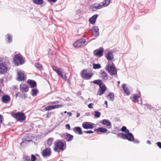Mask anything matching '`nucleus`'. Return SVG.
<instances>
[{"instance_id": "1", "label": "nucleus", "mask_w": 161, "mask_h": 161, "mask_svg": "<svg viewBox=\"0 0 161 161\" xmlns=\"http://www.w3.org/2000/svg\"><path fill=\"white\" fill-rule=\"evenodd\" d=\"M92 82L99 86V88L97 91V95L101 96L103 95L107 89L106 87L105 84L103 82L102 80L98 79L95 80Z\"/></svg>"}, {"instance_id": "2", "label": "nucleus", "mask_w": 161, "mask_h": 161, "mask_svg": "<svg viewBox=\"0 0 161 161\" xmlns=\"http://www.w3.org/2000/svg\"><path fill=\"white\" fill-rule=\"evenodd\" d=\"M10 64L9 59L5 58V59L3 61L0 58V75H3L6 73L8 69V66Z\"/></svg>"}, {"instance_id": "3", "label": "nucleus", "mask_w": 161, "mask_h": 161, "mask_svg": "<svg viewBox=\"0 0 161 161\" xmlns=\"http://www.w3.org/2000/svg\"><path fill=\"white\" fill-rule=\"evenodd\" d=\"M117 136L124 140H127L128 141H133L134 140V137L133 134L130 132L127 133H118Z\"/></svg>"}, {"instance_id": "4", "label": "nucleus", "mask_w": 161, "mask_h": 161, "mask_svg": "<svg viewBox=\"0 0 161 161\" xmlns=\"http://www.w3.org/2000/svg\"><path fill=\"white\" fill-rule=\"evenodd\" d=\"M106 70L111 75H114L115 77L118 76L117 70L114 64L113 63L112 65L110 64H108L106 66Z\"/></svg>"}, {"instance_id": "5", "label": "nucleus", "mask_w": 161, "mask_h": 161, "mask_svg": "<svg viewBox=\"0 0 161 161\" xmlns=\"http://www.w3.org/2000/svg\"><path fill=\"white\" fill-rule=\"evenodd\" d=\"M12 116L16 119L17 121L22 122L26 119L25 114L21 112L15 113L12 114Z\"/></svg>"}, {"instance_id": "6", "label": "nucleus", "mask_w": 161, "mask_h": 161, "mask_svg": "<svg viewBox=\"0 0 161 161\" xmlns=\"http://www.w3.org/2000/svg\"><path fill=\"white\" fill-rule=\"evenodd\" d=\"M13 61L15 65L16 66H18L19 64L22 65L25 62L24 60H23L22 56L21 55L19 56L17 54L14 55L13 58Z\"/></svg>"}, {"instance_id": "7", "label": "nucleus", "mask_w": 161, "mask_h": 161, "mask_svg": "<svg viewBox=\"0 0 161 161\" xmlns=\"http://www.w3.org/2000/svg\"><path fill=\"white\" fill-rule=\"evenodd\" d=\"M81 73V77L84 79L86 80L90 79L93 75V73L92 72L91 73H87V70H83Z\"/></svg>"}, {"instance_id": "8", "label": "nucleus", "mask_w": 161, "mask_h": 161, "mask_svg": "<svg viewBox=\"0 0 161 161\" xmlns=\"http://www.w3.org/2000/svg\"><path fill=\"white\" fill-rule=\"evenodd\" d=\"M86 42V39L81 38L76 41L73 44L74 47L76 48H80L84 45Z\"/></svg>"}, {"instance_id": "9", "label": "nucleus", "mask_w": 161, "mask_h": 161, "mask_svg": "<svg viewBox=\"0 0 161 161\" xmlns=\"http://www.w3.org/2000/svg\"><path fill=\"white\" fill-rule=\"evenodd\" d=\"M130 99L134 103H137L138 104H142V98L140 96H137L135 94L133 95V97L131 96Z\"/></svg>"}, {"instance_id": "10", "label": "nucleus", "mask_w": 161, "mask_h": 161, "mask_svg": "<svg viewBox=\"0 0 161 161\" xmlns=\"http://www.w3.org/2000/svg\"><path fill=\"white\" fill-rule=\"evenodd\" d=\"M53 69L58 74V75L61 77L64 80H65L66 79V76L65 74H64L60 70V69L56 67L55 66H52Z\"/></svg>"}, {"instance_id": "11", "label": "nucleus", "mask_w": 161, "mask_h": 161, "mask_svg": "<svg viewBox=\"0 0 161 161\" xmlns=\"http://www.w3.org/2000/svg\"><path fill=\"white\" fill-rule=\"evenodd\" d=\"M102 6L100 3L97 4V3H95L92 4L89 7V9L91 10L92 12L96 11L97 10L102 8Z\"/></svg>"}, {"instance_id": "12", "label": "nucleus", "mask_w": 161, "mask_h": 161, "mask_svg": "<svg viewBox=\"0 0 161 161\" xmlns=\"http://www.w3.org/2000/svg\"><path fill=\"white\" fill-rule=\"evenodd\" d=\"M95 124L92 123L85 122H83L82 124V127L85 129H92Z\"/></svg>"}, {"instance_id": "13", "label": "nucleus", "mask_w": 161, "mask_h": 161, "mask_svg": "<svg viewBox=\"0 0 161 161\" xmlns=\"http://www.w3.org/2000/svg\"><path fill=\"white\" fill-rule=\"evenodd\" d=\"M55 146L56 147H58L59 149L62 151L64 150L66 147V146H64V143L63 142L61 141L55 142Z\"/></svg>"}, {"instance_id": "14", "label": "nucleus", "mask_w": 161, "mask_h": 161, "mask_svg": "<svg viewBox=\"0 0 161 161\" xmlns=\"http://www.w3.org/2000/svg\"><path fill=\"white\" fill-rule=\"evenodd\" d=\"M103 48H99L96 49L93 51V53L95 55L100 57L103 56Z\"/></svg>"}, {"instance_id": "15", "label": "nucleus", "mask_w": 161, "mask_h": 161, "mask_svg": "<svg viewBox=\"0 0 161 161\" xmlns=\"http://www.w3.org/2000/svg\"><path fill=\"white\" fill-rule=\"evenodd\" d=\"M51 154V151L50 148H45L42 151V155L43 157L50 156Z\"/></svg>"}, {"instance_id": "16", "label": "nucleus", "mask_w": 161, "mask_h": 161, "mask_svg": "<svg viewBox=\"0 0 161 161\" xmlns=\"http://www.w3.org/2000/svg\"><path fill=\"white\" fill-rule=\"evenodd\" d=\"M92 35L95 37H97L99 35V29L97 26H93L91 29Z\"/></svg>"}, {"instance_id": "17", "label": "nucleus", "mask_w": 161, "mask_h": 161, "mask_svg": "<svg viewBox=\"0 0 161 161\" xmlns=\"http://www.w3.org/2000/svg\"><path fill=\"white\" fill-rule=\"evenodd\" d=\"M10 97L8 95H4L2 97V102L3 103H9L10 102Z\"/></svg>"}, {"instance_id": "18", "label": "nucleus", "mask_w": 161, "mask_h": 161, "mask_svg": "<svg viewBox=\"0 0 161 161\" xmlns=\"http://www.w3.org/2000/svg\"><path fill=\"white\" fill-rule=\"evenodd\" d=\"M18 77L17 80L19 81H24L25 80L24 73L20 71L17 72Z\"/></svg>"}, {"instance_id": "19", "label": "nucleus", "mask_w": 161, "mask_h": 161, "mask_svg": "<svg viewBox=\"0 0 161 161\" xmlns=\"http://www.w3.org/2000/svg\"><path fill=\"white\" fill-rule=\"evenodd\" d=\"M101 123L103 125H106L108 127V129L111 128V123L108 119H104L101 122Z\"/></svg>"}, {"instance_id": "20", "label": "nucleus", "mask_w": 161, "mask_h": 161, "mask_svg": "<svg viewBox=\"0 0 161 161\" xmlns=\"http://www.w3.org/2000/svg\"><path fill=\"white\" fill-rule=\"evenodd\" d=\"M98 15L96 14L93 15L89 20V22L92 25H94L95 23L96 19L98 17Z\"/></svg>"}, {"instance_id": "21", "label": "nucleus", "mask_w": 161, "mask_h": 161, "mask_svg": "<svg viewBox=\"0 0 161 161\" xmlns=\"http://www.w3.org/2000/svg\"><path fill=\"white\" fill-rule=\"evenodd\" d=\"M32 141V139L31 136H27L25 138L24 140H23L22 142L20 143L21 146H23V144L24 143L27 144V143L30 142Z\"/></svg>"}, {"instance_id": "22", "label": "nucleus", "mask_w": 161, "mask_h": 161, "mask_svg": "<svg viewBox=\"0 0 161 161\" xmlns=\"http://www.w3.org/2000/svg\"><path fill=\"white\" fill-rule=\"evenodd\" d=\"M27 82L31 88L36 87L37 86L36 82L34 80L29 79L27 80Z\"/></svg>"}, {"instance_id": "23", "label": "nucleus", "mask_w": 161, "mask_h": 161, "mask_svg": "<svg viewBox=\"0 0 161 161\" xmlns=\"http://www.w3.org/2000/svg\"><path fill=\"white\" fill-rule=\"evenodd\" d=\"M73 131L79 135H82L83 134V132L81 128L79 126H77L74 127L73 129Z\"/></svg>"}, {"instance_id": "24", "label": "nucleus", "mask_w": 161, "mask_h": 161, "mask_svg": "<svg viewBox=\"0 0 161 161\" xmlns=\"http://www.w3.org/2000/svg\"><path fill=\"white\" fill-rule=\"evenodd\" d=\"M94 131H96L97 132H100L103 133H104L108 131L107 133H108L110 132L109 131H108V130L105 128H103V127H99L97 129H94Z\"/></svg>"}, {"instance_id": "25", "label": "nucleus", "mask_w": 161, "mask_h": 161, "mask_svg": "<svg viewBox=\"0 0 161 161\" xmlns=\"http://www.w3.org/2000/svg\"><path fill=\"white\" fill-rule=\"evenodd\" d=\"M110 3V0H104L103 2L100 3L102 8L106 7L109 5Z\"/></svg>"}, {"instance_id": "26", "label": "nucleus", "mask_w": 161, "mask_h": 161, "mask_svg": "<svg viewBox=\"0 0 161 161\" xmlns=\"http://www.w3.org/2000/svg\"><path fill=\"white\" fill-rule=\"evenodd\" d=\"M20 90L22 89L24 92H27L28 91V87L25 84H21L20 86Z\"/></svg>"}, {"instance_id": "27", "label": "nucleus", "mask_w": 161, "mask_h": 161, "mask_svg": "<svg viewBox=\"0 0 161 161\" xmlns=\"http://www.w3.org/2000/svg\"><path fill=\"white\" fill-rule=\"evenodd\" d=\"M100 74L101 75L102 78L104 80H106L107 79V75L104 71L101 70Z\"/></svg>"}, {"instance_id": "28", "label": "nucleus", "mask_w": 161, "mask_h": 161, "mask_svg": "<svg viewBox=\"0 0 161 161\" xmlns=\"http://www.w3.org/2000/svg\"><path fill=\"white\" fill-rule=\"evenodd\" d=\"M66 137L65 139L67 142H69L72 141L74 137L73 135L68 133L66 134Z\"/></svg>"}, {"instance_id": "29", "label": "nucleus", "mask_w": 161, "mask_h": 161, "mask_svg": "<svg viewBox=\"0 0 161 161\" xmlns=\"http://www.w3.org/2000/svg\"><path fill=\"white\" fill-rule=\"evenodd\" d=\"M108 99L110 101H113L114 100V95L113 92H110L106 96Z\"/></svg>"}, {"instance_id": "30", "label": "nucleus", "mask_w": 161, "mask_h": 161, "mask_svg": "<svg viewBox=\"0 0 161 161\" xmlns=\"http://www.w3.org/2000/svg\"><path fill=\"white\" fill-rule=\"evenodd\" d=\"M122 89L124 90V92L127 95H129L130 94V92L129 91L128 89L126 87V85L125 84L122 85Z\"/></svg>"}, {"instance_id": "31", "label": "nucleus", "mask_w": 161, "mask_h": 161, "mask_svg": "<svg viewBox=\"0 0 161 161\" xmlns=\"http://www.w3.org/2000/svg\"><path fill=\"white\" fill-rule=\"evenodd\" d=\"M108 61L112 60L114 58V55L112 52H108L106 57Z\"/></svg>"}, {"instance_id": "32", "label": "nucleus", "mask_w": 161, "mask_h": 161, "mask_svg": "<svg viewBox=\"0 0 161 161\" xmlns=\"http://www.w3.org/2000/svg\"><path fill=\"white\" fill-rule=\"evenodd\" d=\"M38 92L39 91L37 89H32L31 90V94L33 97L36 96Z\"/></svg>"}, {"instance_id": "33", "label": "nucleus", "mask_w": 161, "mask_h": 161, "mask_svg": "<svg viewBox=\"0 0 161 161\" xmlns=\"http://www.w3.org/2000/svg\"><path fill=\"white\" fill-rule=\"evenodd\" d=\"M34 3L37 5H41L44 3L43 0H33Z\"/></svg>"}, {"instance_id": "34", "label": "nucleus", "mask_w": 161, "mask_h": 161, "mask_svg": "<svg viewBox=\"0 0 161 161\" xmlns=\"http://www.w3.org/2000/svg\"><path fill=\"white\" fill-rule=\"evenodd\" d=\"M93 68L94 69H99L101 68V66L100 65V64H95V63H93Z\"/></svg>"}, {"instance_id": "35", "label": "nucleus", "mask_w": 161, "mask_h": 161, "mask_svg": "<svg viewBox=\"0 0 161 161\" xmlns=\"http://www.w3.org/2000/svg\"><path fill=\"white\" fill-rule=\"evenodd\" d=\"M35 66L36 68L40 70H42V65L39 63H36Z\"/></svg>"}, {"instance_id": "36", "label": "nucleus", "mask_w": 161, "mask_h": 161, "mask_svg": "<svg viewBox=\"0 0 161 161\" xmlns=\"http://www.w3.org/2000/svg\"><path fill=\"white\" fill-rule=\"evenodd\" d=\"M121 131L124 132H125V134L130 132L129 130L125 126H123L121 128Z\"/></svg>"}, {"instance_id": "37", "label": "nucleus", "mask_w": 161, "mask_h": 161, "mask_svg": "<svg viewBox=\"0 0 161 161\" xmlns=\"http://www.w3.org/2000/svg\"><path fill=\"white\" fill-rule=\"evenodd\" d=\"M45 110L49 111L52 109H54V105H50L47 106L44 108Z\"/></svg>"}, {"instance_id": "38", "label": "nucleus", "mask_w": 161, "mask_h": 161, "mask_svg": "<svg viewBox=\"0 0 161 161\" xmlns=\"http://www.w3.org/2000/svg\"><path fill=\"white\" fill-rule=\"evenodd\" d=\"M53 138H50L47 140V143L48 145L49 146H51L52 144L53 141Z\"/></svg>"}, {"instance_id": "39", "label": "nucleus", "mask_w": 161, "mask_h": 161, "mask_svg": "<svg viewBox=\"0 0 161 161\" xmlns=\"http://www.w3.org/2000/svg\"><path fill=\"white\" fill-rule=\"evenodd\" d=\"M94 113H95L94 116L96 118H98L100 117L101 114L98 111H95Z\"/></svg>"}, {"instance_id": "40", "label": "nucleus", "mask_w": 161, "mask_h": 161, "mask_svg": "<svg viewBox=\"0 0 161 161\" xmlns=\"http://www.w3.org/2000/svg\"><path fill=\"white\" fill-rule=\"evenodd\" d=\"M7 39H8V40H6V41L7 42H11L12 41V36L10 35H9V34H8L7 35Z\"/></svg>"}, {"instance_id": "41", "label": "nucleus", "mask_w": 161, "mask_h": 161, "mask_svg": "<svg viewBox=\"0 0 161 161\" xmlns=\"http://www.w3.org/2000/svg\"><path fill=\"white\" fill-rule=\"evenodd\" d=\"M37 158L36 156L33 154H31V161H35Z\"/></svg>"}, {"instance_id": "42", "label": "nucleus", "mask_w": 161, "mask_h": 161, "mask_svg": "<svg viewBox=\"0 0 161 161\" xmlns=\"http://www.w3.org/2000/svg\"><path fill=\"white\" fill-rule=\"evenodd\" d=\"M24 161H31L30 157L28 156H25L24 158Z\"/></svg>"}, {"instance_id": "43", "label": "nucleus", "mask_w": 161, "mask_h": 161, "mask_svg": "<svg viewBox=\"0 0 161 161\" xmlns=\"http://www.w3.org/2000/svg\"><path fill=\"white\" fill-rule=\"evenodd\" d=\"M54 108L56 109L58 108H61L63 107V104H58L57 105H54Z\"/></svg>"}, {"instance_id": "44", "label": "nucleus", "mask_w": 161, "mask_h": 161, "mask_svg": "<svg viewBox=\"0 0 161 161\" xmlns=\"http://www.w3.org/2000/svg\"><path fill=\"white\" fill-rule=\"evenodd\" d=\"M94 131H92V130H86V131H84V132L85 133H87V134H92L93 133Z\"/></svg>"}, {"instance_id": "45", "label": "nucleus", "mask_w": 161, "mask_h": 161, "mask_svg": "<svg viewBox=\"0 0 161 161\" xmlns=\"http://www.w3.org/2000/svg\"><path fill=\"white\" fill-rule=\"evenodd\" d=\"M94 105V104L92 103H91L89 104L88 105V107L89 108H93V106Z\"/></svg>"}, {"instance_id": "46", "label": "nucleus", "mask_w": 161, "mask_h": 161, "mask_svg": "<svg viewBox=\"0 0 161 161\" xmlns=\"http://www.w3.org/2000/svg\"><path fill=\"white\" fill-rule=\"evenodd\" d=\"M65 127L67 129L69 130H70V126L69 124H66L65 125Z\"/></svg>"}, {"instance_id": "47", "label": "nucleus", "mask_w": 161, "mask_h": 161, "mask_svg": "<svg viewBox=\"0 0 161 161\" xmlns=\"http://www.w3.org/2000/svg\"><path fill=\"white\" fill-rule=\"evenodd\" d=\"M157 146L159 148L161 149V142H158L156 143Z\"/></svg>"}, {"instance_id": "48", "label": "nucleus", "mask_w": 161, "mask_h": 161, "mask_svg": "<svg viewBox=\"0 0 161 161\" xmlns=\"http://www.w3.org/2000/svg\"><path fill=\"white\" fill-rule=\"evenodd\" d=\"M51 112H47V116H46V117L47 118H49L51 116Z\"/></svg>"}, {"instance_id": "49", "label": "nucleus", "mask_w": 161, "mask_h": 161, "mask_svg": "<svg viewBox=\"0 0 161 161\" xmlns=\"http://www.w3.org/2000/svg\"><path fill=\"white\" fill-rule=\"evenodd\" d=\"M57 1V0H48V2L50 3H55Z\"/></svg>"}, {"instance_id": "50", "label": "nucleus", "mask_w": 161, "mask_h": 161, "mask_svg": "<svg viewBox=\"0 0 161 161\" xmlns=\"http://www.w3.org/2000/svg\"><path fill=\"white\" fill-rule=\"evenodd\" d=\"M134 143L138 144L139 143V141L137 139H135L132 141Z\"/></svg>"}, {"instance_id": "51", "label": "nucleus", "mask_w": 161, "mask_h": 161, "mask_svg": "<svg viewBox=\"0 0 161 161\" xmlns=\"http://www.w3.org/2000/svg\"><path fill=\"white\" fill-rule=\"evenodd\" d=\"M23 97H24V98H26L27 97V95L26 94H23Z\"/></svg>"}, {"instance_id": "52", "label": "nucleus", "mask_w": 161, "mask_h": 161, "mask_svg": "<svg viewBox=\"0 0 161 161\" xmlns=\"http://www.w3.org/2000/svg\"><path fill=\"white\" fill-rule=\"evenodd\" d=\"M43 75L44 76H45L47 78L48 77V75L46 74L45 73H44L43 74Z\"/></svg>"}, {"instance_id": "53", "label": "nucleus", "mask_w": 161, "mask_h": 161, "mask_svg": "<svg viewBox=\"0 0 161 161\" xmlns=\"http://www.w3.org/2000/svg\"><path fill=\"white\" fill-rule=\"evenodd\" d=\"M147 143L149 145H151V143L150 141L149 140H148L147 141Z\"/></svg>"}, {"instance_id": "54", "label": "nucleus", "mask_w": 161, "mask_h": 161, "mask_svg": "<svg viewBox=\"0 0 161 161\" xmlns=\"http://www.w3.org/2000/svg\"><path fill=\"white\" fill-rule=\"evenodd\" d=\"M22 95H23V94H21L19 93V98H23V96Z\"/></svg>"}, {"instance_id": "55", "label": "nucleus", "mask_w": 161, "mask_h": 161, "mask_svg": "<svg viewBox=\"0 0 161 161\" xmlns=\"http://www.w3.org/2000/svg\"><path fill=\"white\" fill-rule=\"evenodd\" d=\"M77 95H81V92H78L76 93Z\"/></svg>"}, {"instance_id": "56", "label": "nucleus", "mask_w": 161, "mask_h": 161, "mask_svg": "<svg viewBox=\"0 0 161 161\" xmlns=\"http://www.w3.org/2000/svg\"><path fill=\"white\" fill-rule=\"evenodd\" d=\"M67 113L68 114V115H69V116H71V115H72V113L70 112H68Z\"/></svg>"}, {"instance_id": "57", "label": "nucleus", "mask_w": 161, "mask_h": 161, "mask_svg": "<svg viewBox=\"0 0 161 161\" xmlns=\"http://www.w3.org/2000/svg\"><path fill=\"white\" fill-rule=\"evenodd\" d=\"M58 147H56V146H55V148H54V151H55V152H57L58 150Z\"/></svg>"}, {"instance_id": "58", "label": "nucleus", "mask_w": 161, "mask_h": 161, "mask_svg": "<svg viewBox=\"0 0 161 161\" xmlns=\"http://www.w3.org/2000/svg\"><path fill=\"white\" fill-rule=\"evenodd\" d=\"M104 103L105 105H106V108L108 107V102L107 101H105L104 102Z\"/></svg>"}, {"instance_id": "59", "label": "nucleus", "mask_w": 161, "mask_h": 161, "mask_svg": "<svg viewBox=\"0 0 161 161\" xmlns=\"http://www.w3.org/2000/svg\"><path fill=\"white\" fill-rule=\"evenodd\" d=\"M58 102H59L58 101H54V102H53L52 103V104H55V103H58Z\"/></svg>"}, {"instance_id": "60", "label": "nucleus", "mask_w": 161, "mask_h": 161, "mask_svg": "<svg viewBox=\"0 0 161 161\" xmlns=\"http://www.w3.org/2000/svg\"><path fill=\"white\" fill-rule=\"evenodd\" d=\"M80 114L78 113L77 114V115H76V117L77 118L79 117L80 116Z\"/></svg>"}, {"instance_id": "61", "label": "nucleus", "mask_w": 161, "mask_h": 161, "mask_svg": "<svg viewBox=\"0 0 161 161\" xmlns=\"http://www.w3.org/2000/svg\"><path fill=\"white\" fill-rule=\"evenodd\" d=\"M19 94V92L18 93H17V94H16L15 95V96L16 97H18V94Z\"/></svg>"}, {"instance_id": "62", "label": "nucleus", "mask_w": 161, "mask_h": 161, "mask_svg": "<svg viewBox=\"0 0 161 161\" xmlns=\"http://www.w3.org/2000/svg\"><path fill=\"white\" fill-rule=\"evenodd\" d=\"M36 156H37V157H39V155H38V154H36Z\"/></svg>"}, {"instance_id": "63", "label": "nucleus", "mask_w": 161, "mask_h": 161, "mask_svg": "<svg viewBox=\"0 0 161 161\" xmlns=\"http://www.w3.org/2000/svg\"><path fill=\"white\" fill-rule=\"evenodd\" d=\"M3 82V80H1L0 81V83L1 82Z\"/></svg>"}, {"instance_id": "64", "label": "nucleus", "mask_w": 161, "mask_h": 161, "mask_svg": "<svg viewBox=\"0 0 161 161\" xmlns=\"http://www.w3.org/2000/svg\"><path fill=\"white\" fill-rule=\"evenodd\" d=\"M118 84H119V83H120V82L119 81H118Z\"/></svg>"}]
</instances>
